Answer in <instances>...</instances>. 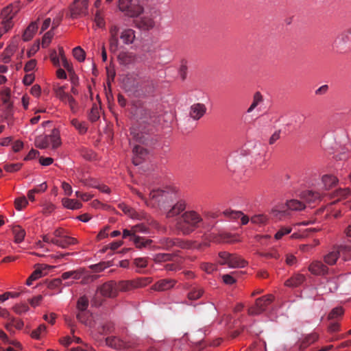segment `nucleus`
Returning a JSON list of instances; mask_svg holds the SVG:
<instances>
[{
	"instance_id": "obj_1",
	"label": "nucleus",
	"mask_w": 351,
	"mask_h": 351,
	"mask_svg": "<svg viewBox=\"0 0 351 351\" xmlns=\"http://www.w3.org/2000/svg\"><path fill=\"white\" fill-rule=\"evenodd\" d=\"M109 49L115 53L119 48V36L125 45H130L135 39V32L130 28L121 29L116 23H112L109 27Z\"/></svg>"
},
{
	"instance_id": "obj_2",
	"label": "nucleus",
	"mask_w": 351,
	"mask_h": 351,
	"mask_svg": "<svg viewBox=\"0 0 351 351\" xmlns=\"http://www.w3.org/2000/svg\"><path fill=\"white\" fill-rule=\"evenodd\" d=\"M202 217L194 210L184 212L176 220V228L183 235H189L199 227Z\"/></svg>"
},
{
	"instance_id": "obj_3",
	"label": "nucleus",
	"mask_w": 351,
	"mask_h": 351,
	"mask_svg": "<svg viewBox=\"0 0 351 351\" xmlns=\"http://www.w3.org/2000/svg\"><path fill=\"white\" fill-rule=\"evenodd\" d=\"M304 208V204L298 199H290L285 204L276 206L272 210L271 215L278 220H285L290 217L292 211L301 210Z\"/></svg>"
},
{
	"instance_id": "obj_4",
	"label": "nucleus",
	"mask_w": 351,
	"mask_h": 351,
	"mask_svg": "<svg viewBox=\"0 0 351 351\" xmlns=\"http://www.w3.org/2000/svg\"><path fill=\"white\" fill-rule=\"evenodd\" d=\"M134 119L138 125H151L156 121V115L145 104L138 101L136 102L131 110Z\"/></svg>"
},
{
	"instance_id": "obj_5",
	"label": "nucleus",
	"mask_w": 351,
	"mask_h": 351,
	"mask_svg": "<svg viewBox=\"0 0 351 351\" xmlns=\"http://www.w3.org/2000/svg\"><path fill=\"white\" fill-rule=\"evenodd\" d=\"M340 256L344 261L351 259V245L335 246L332 252L324 256V261L328 265H333Z\"/></svg>"
},
{
	"instance_id": "obj_6",
	"label": "nucleus",
	"mask_w": 351,
	"mask_h": 351,
	"mask_svg": "<svg viewBox=\"0 0 351 351\" xmlns=\"http://www.w3.org/2000/svg\"><path fill=\"white\" fill-rule=\"evenodd\" d=\"M51 143L53 149H56L61 144L60 134L56 129H53L49 135L37 136L35 139V145L40 149H45Z\"/></svg>"
},
{
	"instance_id": "obj_7",
	"label": "nucleus",
	"mask_w": 351,
	"mask_h": 351,
	"mask_svg": "<svg viewBox=\"0 0 351 351\" xmlns=\"http://www.w3.org/2000/svg\"><path fill=\"white\" fill-rule=\"evenodd\" d=\"M222 323L224 324L225 332L232 338L236 337L240 333V322L231 314L225 313L221 319V324Z\"/></svg>"
},
{
	"instance_id": "obj_8",
	"label": "nucleus",
	"mask_w": 351,
	"mask_h": 351,
	"mask_svg": "<svg viewBox=\"0 0 351 351\" xmlns=\"http://www.w3.org/2000/svg\"><path fill=\"white\" fill-rule=\"evenodd\" d=\"M196 242L184 241L178 238L171 239L164 237L160 239L159 244L163 250H169L173 247H178L182 249H189L194 247Z\"/></svg>"
},
{
	"instance_id": "obj_9",
	"label": "nucleus",
	"mask_w": 351,
	"mask_h": 351,
	"mask_svg": "<svg viewBox=\"0 0 351 351\" xmlns=\"http://www.w3.org/2000/svg\"><path fill=\"white\" fill-rule=\"evenodd\" d=\"M274 296L268 294L257 298L254 306L248 308L250 315H258L265 311L267 307L272 303Z\"/></svg>"
},
{
	"instance_id": "obj_10",
	"label": "nucleus",
	"mask_w": 351,
	"mask_h": 351,
	"mask_svg": "<svg viewBox=\"0 0 351 351\" xmlns=\"http://www.w3.org/2000/svg\"><path fill=\"white\" fill-rule=\"evenodd\" d=\"M221 265H226L230 268L244 267L247 262L235 254L221 252Z\"/></svg>"
},
{
	"instance_id": "obj_11",
	"label": "nucleus",
	"mask_w": 351,
	"mask_h": 351,
	"mask_svg": "<svg viewBox=\"0 0 351 351\" xmlns=\"http://www.w3.org/2000/svg\"><path fill=\"white\" fill-rule=\"evenodd\" d=\"M151 197H171L180 196V190L173 185H166L158 188H154L150 191Z\"/></svg>"
},
{
	"instance_id": "obj_12",
	"label": "nucleus",
	"mask_w": 351,
	"mask_h": 351,
	"mask_svg": "<svg viewBox=\"0 0 351 351\" xmlns=\"http://www.w3.org/2000/svg\"><path fill=\"white\" fill-rule=\"evenodd\" d=\"M119 8L130 17H136L143 11V7L134 4L132 0H119Z\"/></svg>"
},
{
	"instance_id": "obj_13",
	"label": "nucleus",
	"mask_w": 351,
	"mask_h": 351,
	"mask_svg": "<svg viewBox=\"0 0 351 351\" xmlns=\"http://www.w3.org/2000/svg\"><path fill=\"white\" fill-rule=\"evenodd\" d=\"M18 11V6L12 4L4 8L1 11V16L3 19L2 25H3V28H5V32H8L12 27V19Z\"/></svg>"
},
{
	"instance_id": "obj_14",
	"label": "nucleus",
	"mask_w": 351,
	"mask_h": 351,
	"mask_svg": "<svg viewBox=\"0 0 351 351\" xmlns=\"http://www.w3.org/2000/svg\"><path fill=\"white\" fill-rule=\"evenodd\" d=\"M251 158V164L255 169L262 170L267 167L265 152L261 147H255V152Z\"/></svg>"
},
{
	"instance_id": "obj_15",
	"label": "nucleus",
	"mask_w": 351,
	"mask_h": 351,
	"mask_svg": "<svg viewBox=\"0 0 351 351\" xmlns=\"http://www.w3.org/2000/svg\"><path fill=\"white\" fill-rule=\"evenodd\" d=\"M97 291L104 297H116L117 292V283L114 281L107 282L97 288Z\"/></svg>"
},
{
	"instance_id": "obj_16",
	"label": "nucleus",
	"mask_w": 351,
	"mask_h": 351,
	"mask_svg": "<svg viewBox=\"0 0 351 351\" xmlns=\"http://www.w3.org/2000/svg\"><path fill=\"white\" fill-rule=\"evenodd\" d=\"M144 129H140L138 127L133 126L130 130L132 141L141 144H147L149 139L148 134L143 131Z\"/></svg>"
},
{
	"instance_id": "obj_17",
	"label": "nucleus",
	"mask_w": 351,
	"mask_h": 351,
	"mask_svg": "<svg viewBox=\"0 0 351 351\" xmlns=\"http://www.w3.org/2000/svg\"><path fill=\"white\" fill-rule=\"evenodd\" d=\"M96 341H97L99 344L105 343V345L108 346V347L116 350H120L125 348V343L115 336L106 337L104 341L99 339L98 337L96 339Z\"/></svg>"
},
{
	"instance_id": "obj_18",
	"label": "nucleus",
	"mask_w": 351,
	"mask_h": 351,
	"mask_svg": "<svg viewBox=\"0 0 351 351\" xmlns=\"http://www.w3.org/2000/svg\"><path fill=\"white\" fill-rule=\"evenodd\" d=\"M88 8V0H75L74 5L71 8V16L72 18H77L79 15L84 14Z\"/></svg>"
},
{
	"instance_id": "obj_19",
	"label": "nucleus",
	"mask_w": 351,
	"mask_h": 351,
	"mask_svg": "<svg viewBox=\"0 0 351 351\" xmlns=\"http://www.w3.org/2000/svg\"><path fill=\"white\" fill-rule=\"evenodd\" d=\"M132 152V162L134 165H140L148 154L147 150L139 145H134Z\"/></svg>"
},
{
	"instance_id": "obj_20",
	"label": "nucleus",
	"mask_w": 351,
	"mask_h": 351,
	"mask_svg": "<svg viewBox=\"0 0 351 351\" xmlns=\"http://www.w3.org/2000/svg\"><path fill=\"white\" fill-rule=\"evenodd\" d=\"M136 90L141 92L143 95L150 94L154 92L155 84L152 80L148 79L138 83L136 86Z\"/></svg>"
},
{
	"instance_id": "obj_21",
	"label": "nucleus",
	"mask_w": 351,
	"mask_h": 351,
	"mask_svg": "<svg viewBox=\"0 0 351 351\" xmlns=\"http://www.w3.org/2000/svg\"><path fill=\"white\" fill-rule=\"evenodd\" d=\"M176 281L172 279H162L156 282L152 287V289L157 291H163L172 288Z\"/></svg>"
},
{
	"instance_id": "obj_22",
	"label": "nucleus",
	"mask_w": 351,
	"mask_h": 351,
	"mask_svg": "<svg viewBox=\"0 0 351 351\" xmlns=\"http://www.w3.org/2000/svg\"><path fill=\"white\" fill-rule=\"evenodd\" d=\"M324 188L326 190H331L336 186L339 182V179L337 176L332 174H324L321 178Z\"/></svg>"
},
{
	"instance_id": "obj_23",
	"label": "nucleus",
	"mask_w": 351,
	"mask_h": 351,
	"mask_svg": "<svg viewBox=\"0 0 351 351\" xmlns=\"http://www.w3.org/2000/svg\"><path fill=\"white\" fill-rule=\"evenodd\" d=\"M51 241V243L62 248H66L69 245H75V243H77L76 239L68 237L66 235H64L60 239H56Z\"/></svg>"
},
{
	"instance_id": "obj_24",
	"label": "nucleus",
	"mask_w": 351,
	"mask_h": 351,
	"mask_svg": "<svg viewBox=\"0 0 351 351\" xmlns=\"http://www.w3.org/2000/svg\"><path fill=\"white\" fill-rule=\"evenodd\" d=\"M136 55L132 52H121L118 56L120 64L128 66L136 62Z\"/></svg>"
},
{
	"instance_id": "obj_25",
	"label": "nucleus",
	"mask_w": 351,
	"mask_h": 351,
	"mask_svg": "<svg viewBox=\"0 0 351 351\" xmlns=\"http://www.w3.org/2000/svg\"><path fill=\"white\" fill-rule=\"evenodd\" d=\"M308 270L314 275H324L328 267L320 261H314L308 267Z\"/></svg>"
},
{
	"instance_id": "obj_26",
	"label": "nucleus",
	"mask_w": 351,
	"mask_h": 351,
	"mask_svg": "<svg viewBox=\"0 0 351 351\" xmlns=\"http://www.w3.org/2000/svg\"><path fill=\"white\" fill-rule=\"evenodd\" d=\"M206 107L202 104H195L191 106L190 116L195 120L199 119L206 112Z\"/></svg>"
},
{
	"instance_id": "obj_27",
	"label": "nucleus",
	"mask_w": 351,
	"mask_h": 351,
	"mask_svg": "<svg viewBox=\"0 0 351 351\" xmlns=\"http://www.w3.org/2000/svg\"><path fill=\"white\" fill-rule=\"evenodd\" d=\"M186 208V204L184 201L180 200L176 204H175L171 209L167 212V216L168 217H174L178 214H180L181 212L184 211Z\"/></svg>"
},
{
	"instance_id": "obj_28",
	"label": "nucleus",
	"mask_w": 351,
	"mask_h": 351,
	"mask_svg": "<svg viewBox=\"0 0 351 351\" xmlns=\"http://www.w3.org/2000/svg\"><path fill=\"white\" fill-rule=\"evenodd\" d=\"M137 283L134 280H123L117 284V292L120 291H129L134 289L138 288Z\"/></svg>"
},
{
	"instance_id": "obj_29",
	"label": "nucleus",
	"mask_w": 351,
	"mask_h": 351,
	"mask_svg": "<svg viewBox=\"0 0 351 351\" xmlns=\"http://www.w3.org/2000/svg\"><path fill=\"white\" fill-rule=\"evenodd\" d=\"M305 276L300 274H297L288 279L285 282V285L287 287H298L302 285L305 280Z\"/></svg>"
},
{
	"instance_id": "obj_30",
	"label": "nucleus",
	"mask_w": 351,
	"mask_h": 351,
	"mask_svg": "<svg viewBox=\"0 0 351 351\" xmlns=\"http://www.w3.org/2000/svg\"><path fill=\"white\" fill-rule=\"evenodd\" d=\"M38 29V25L36 22H32L30 23V25L26 28L25 30L23 35V39L24 41H28L31 40L36 31Z\"/></svg>"
},
{
	"instance_id": "obj_31",
	"label": "nucleus",
	"mask_w": 351,
	"mask_h": 351,
	"mask_svg": "<svg viewBox=\"0 0 351 351\" xmlns=\"http://www.w3.org/2000/svg\"><path fill=\"white\" fill-rule=\"evenodd\" d=\"M62 205L69 209L76 210L82 206V203L78 199H62Z\"/></svg>"
},
{
	"instance_id": "obj_32",
	"label": "nucleus",
	"mask_w": 351,
	"mask_h": 351,
	"mask_svg": "<svg viewBox=\"0 0 351 351\" xmlns=\"http://www.w3.org/2000/svg\"><path fill=\"white\" fill-rule=\"evenodd\" d=\"M154 25V19L149 16H143L138 21V27L146 30L152 29Z\"/></svg>"
},
{
	"instance_id": "obj_33",
	"label": "nucleus",
	"mask_w": 351,
	"mask_h": 351,
	"mask_svg": "<svg viewBox=\"0 0 351 351\" xmlns=\"http://www.w3.org/2000/svg\"><path fill=\"white\" fill-rule=\"evenodd\" d=\"M12 232L14 235L15 242L21 243L25 236V231L19 226H12Z\"/></svg>"
},
{
	"instance_id": "obj_34",
	"label": "nucleus",
	"mask_w": 351,
	"mask_h": 351,
	"mask_svg": "<svg viewBox=\"0 0 351 351\" xmlns=\"http://www.w3.org/2000/svg\"><path fill=\"white\" fill-rule=\"evenodd\" d=\"M50 267L46 265H40L31 274V278L37 280L39 278L47 274V269H49Z\"/></svg>"
},
{
	"instance_id": "obj_35",
	"label": "nucleus",
	"mask_w": 351,
	"mask_h": 351,
	"mask_svg": "<svg viewBox=\"0 0 351 351\" xmlns=\"http://www.w3.org/2000/svg\"><path fill=\"white\" fill-rule=\"evenodd\" d=\"M84 274V270L80 269V270H75V271H69L64 272L61 275V278L63 280H66L69 278H73L75 280H78L80 278V277Z\"/></svg>"
},
{
	"instance_id": "obj_36",
	"label": "nucleus",
	"mask_w": 351,
	"mask_h": 351,
	"mask_svg": "<svg viewBox=\"0 0 351 351\" xmlns=\"http://www.w3.org/2000/svg\"><path fill=\"white\" fill-rule=\"evenodd\" d=\"M133 241L136 247L140 249L143 247H146L150 245V244L152 243V241L151 239H145L138 236L134 237V238L133 239Z\"/></svg>"
},
{
	"instance_id": "obj_37",
	"label": "nucleus",
	"mask_w": 351,
	"mask_h": 351,
	"mask_svg": "<svg viewBox=\"0 0 351 351\" xmlns=\"http://www.w3.org/2000/svg\"><path fill=\"white\" fill-rule=\"evenodd\" d=\"M65 86H58L54 89L56 96L62 102H66L70 95L65 92Z\"/></svg>"
},
{
	"instance_id": "obj_38",
	"label": "nucleus",
	"mask_w": 351,
	"mask_h": 351,
	"mask_svg": "<svg viewBox=\"0 0 351 351\" xmlns=\"http://www.w3.org/2000/svg\"><path fill=\"white\" fill-rule=\"evenodd\" d=\"M173 257V255L172 254L159 253L154 255L153 260L156 263H160L167 261H171Z\"/></svg>"
},
{
	"instance_id": "obj_39",
	"label": "nucleus",
	"mask_w": 351,
	"mask_h": 351,
	"mask_svg": "<svg viewBox=\"0 0 351 351\" xmlns=\"http://www.w3.org/2000/svg\"><path fill=\"white\" fill-rule=\"evenodd\" d=\"M204 293V290L201 287H195L188 293L189 300H193L199 298Z\"/></svg>"
},
{
	"instance_id": "obj_40",
	"label": "nucleus",
	"mask_w": 351,
	"mask_h": 351,
	"mask_svg": "<svg viewBox=\"0 0 351 351\" xmlns=\"http://www.w3.org/2000/svg\"><path fill=\"white\" fill-rule=\"evenodd\" d=\"M47 188V186L45 182H43L38 186H36L34 189L29 190L27 193V197H34L36 194H40L42 192H44Z\"/></svg>"
},
{
	"instance_id": "obj_41",
	"label": "nucleus",
	"mask_w": 351,
	"mask_h": 351,
	"mask_svg": "<svg viewBox=\"0 0 351 351\" xmlns=\"http://www.w3.org/2000/svg\"><path fill=\"white\" fill-rule=\"evenodd\" d=\"M318 339V335L315 333L310 334L306 336L302 341L301 346L306 348L311 343L316 341Z\"/></svg>"
},
{
	"instance_id": "obj_42",
	"label": "nucleus",
	"mask_w": 351,
	"mask_h": 351,
	"mask_svg": "<svg viewBox=\"0 0 351 351\" xmlns=\"http://www.w3.org/2000/svg\"><path fill=\"white\" fill-rule=\"evenodd\" d=\"M262 95L259 92H256L253 97V101L247 110V112L250 113L262 101Z\"/></svg>"
},
{
	"instance_id": "obj_43",
	"label": "nucleus",
	"mask_w": 351,
	"mask_h": 351,
	"mask_svg": "<svg viewBox=\"0 0 351 351\" xmlns=\"http://www.w3.org/2000/svg\"><path fill=\"white\" fill-rule=\"evenodd\" d=\"M235 275V272L222 275L221 278L223 283L228 285H232L234 284L237 282V278Z\"/></svg>"
},
{
	"instance_id": "obj_44",
	"label": "nucleus",
	"mask_w": 351,
	"mask_h": 351,
	"mask_svg": "<svg viewBox=\"0 0 351 351\" xmlns=\"http://www.w3.org/2000/svg\"><path fill=\"white\" fill-rule=\"evenodd\" d=\"M88 306V300L86 296L80 297L77 302V308L79 312L86 311Z\"/></svg>"
},
{
	"instance_id": "obj_45",
	"label": "nucleus",
	"mask_w": 351,
	"mask_h": 351,
	"mask_svg": "<svg viewBox=\"0 0 351 351\" xmlns=\"http://www.w3.org/2000/svg\"><path fill=\"white\" fill-rule=\"evenodd\" d=\"M73 55L79 62L85 60V51L80 47H76L73 49Z\"/></svg>"
},
{
	"instance_id": "obj_46",
	"label": "nucleus",
	"mask_w": 351,
	"mask_h": 351,
	"mask_svg": "<svg viewBox=\"0 0 351 351\" xmlns=\"http://www.w3.org/2000/svg\"><path fill=\"white\" fill-rule=\"evenodd\" d=\"M71 124L73 125L81 134H84L87 131V127L84 122H80L77 119H73L71 120Z\"/></svg>"
},
{
	"instance_id": "obj_47",
	"label": "nucleus",
	"mask_w": 351,
	"mask_h": 351,
	"mask_svg": "<svg viewBox=\"0 0 351 351\" xmlns=\"http://www.w3.org/2000/svg\"><path fill=\"white\" fill-rule=\"evenodd\" d=\"M99 110L97 105H93L88 115L89 120L95 122L99 119Z\"/></svg>"
},
{
	"instance_id": "obj_48",
	"label": "nucleus",
	"mask_w": 351,
	"mask_h": 351,
	"mask_svg": "<svg viewBox=\"0 0 351 351\" xmlns=\"http://www.w3.org/2000/svg\"><path fill=\"white\" fill-rule=\"evenodd\" d=\"M113 328H114V326L111 323H106V324H104L101 327V328L99 330V335L95 338V339H97L98 337H99V335H106L108 332H110L111 331H112Z\"/></svg>"
},
{
	"instance_id": "obj_49",
	"label": "nucleus",
	"mask_w": 351,
	"mask_h": 351,
	"mask_svg": "<svg viewBox=\"0 0 351 351\" xmlns=\"http://www.w3.org/2000/svg\"><path fill=\"white\" fill-rule=\"evenodd\" d=\"M64 104H67L73 113H75L78 110V104L76 100L70 95Z\"/></svg>"
},
{
	"instance_id": "obj_50",
	"label": "nucleus",
	"mask_w": 351,
	"mask_h": 351,
	"mask_svg": "<svg viewBox=\"0 0 351 351\" xmlns=\"http://www.w3.org/2000/svg\"><path fill=\"white\" fill-rule=\"evenodd\" d=\"M343 314V309L341 307H336L333 308L331 312L328 314V319H336L341 317Z\"/></svg>"
},
{
	"instance_id": "obj_51",
	"label": "nucleus",
	"mask_w": 351,
	"mask_h": 351,
	"mask_svg": "<svg viewBox=\"0 0 351 351\" xmlns=\"http://www.w3.org/2000/svg\"><path fill=\"white\" fill-rule=\"evenodd\" d=\"M53 36V32L52 29L49 30L47 33H45L43 36V40H42V47L45 48L47 47L49 43H51V40Z\"/></svg>"
},
{
	"instance_id": "obj_52",
	"label": "nucleus",
	"mask_w": 351,
	"mask_h": 351,
	"mask_svg": "<svg viewBox=\"0 0 351 351\" xmlns=\"http://www.w3.org/2000/svg\"><path fill=\"white\" fill-rule=\"evenodd\" d=\"M134 265L138 269H144L147 266V258H136L133 260Z\"/></svg>"
},
{
	"instance_id": "obj_53",
	"label": "nucleus",
	"mask_w": 351,
	"mask_h": 351,
	"mask_svg": "<svg viewBox=\"0 0 351 351\" xmlns=\"http://www.w3.org/2000/svg\"><path fill=\"white\" fill-rule=\"evenodd\" d=\"M223 213L226 217H227L231 219H239L243 215V213L241 211H237V210H226Z\"/></svg>"
},
{
	"instance_id": "obj_54",
	"label": "nucleus",
	"mask_w": 351,
	"mask_h": 351,
	"mask_svg": "<svg viewBox=\"0 0 351 351\" xmlns=\"http://www.w3.org/2000/svg\"><path fill=\"white\" fill-rule=\"evenodd\" d=\"M292 230L291 227H282L275 234L274 237L276 240L280 239L285 235L289 234Z\"/></svg>"
},
{
	"instance_id": "obj_55",
	"label": "nucleus",
	"mask_w": 351,
	"mask_h": 351,
	"mask_svg": "<svg viewBox=\"0 0 351 351\" xmlns=\"http://www.w3.org/2000/svg\"><path fill=\"white\" fill-rule=\"evenodd\" d=\"M28 204L27 199H15L14 206L18 210L24 209Z\"/></svg>"
},
{
	"instance_id": "obj_56",
	"label": "nucleus",
	"mask_w": 351,
	"mask_h": 351,
	"mask_svg": "<svg viewBox=\"0 0 351 351\" xmlns=\"http://www.w3.org/2000/svg\"><path fill=\"white\" fill-rule=\"evenodd\" d=\"M201 268L205 271L207 274H213L214 271H217V265L212 263H202Z\"/></svg>"
},
{
	"instance_id": "obj_57",
	"label": "nucleus",
	"mask_w": 351,
	"mask_h": 351,
	"mask_svg": "<svg viewBox=\"0 0 351 351\" xmlns=\"http://www.w3.org/2000/svg\"><path fill=\"white\" fill-rule=\"evenodd\" d=\"M45 330H46V326L45 324H40L37 328V329H36L32 332L31 336L32 338L38 339L40 338L41 333L45 332Z\"/></svg>"
},
{
	"instance_id": "obj_58",
	"label": "nucleus",
	"mask_w": 351,
	"mask_h": 351,
	"mask_svg": "<svg viewBox=\"0 0 351 351\" xmlns=\"http://www.w3.org/2000/svg\"><path fill=\"white\" fill-rule=\"evenodd\" d=\"M110 266V262H103L100 263L99 264L93 265L90 266V268L95 271V272H100L103 271L105 268L108 267Z\"/></svg>"
},
{
	"instance_id": "obj_59",
	"label": "nucleus",
	"mask_w": 351,
	"mask_h": 351,
	"mask_svg": "<svg viewBox=\"0 0 351 351\" xmlns=\"http://www.w3.org/2000/svg\"><path fill=\"white\" fill-rule=\"evenodd\" d=\"M88 313L86 311L79 312L77 315V319L79 322L86 325L88 324Z\"/></svg>"
},
{
	"instance_id": "obj_60",
	"label": "nucleus",
	"mask_w": 351,
	"mask_h": 351,
	"mask_svg": "<svg viewBox=\"0 0 351 351\" xmlns=\"http://www.w3.org/2000/svg\"><path fill=\"white\" fill-rule=\"evenodd\" d=\"M237 241V239L234 236L228 233H221V243H234Z\"/></svg>"
},
{
	"instance_id": "obj_61",
	"label": "nucleus",
	"mask_w": 351,
	"mask_h": 351,
	"mask_svg": "<svg viewBox=\"0 0 351 351\" xmlns=\"http://www.w3.org/2000/svg\"><path fill=\"white\" fill-rule=\"evenodd\" d=\"M43 210L45 214H50L55 209V206L50 202L45 201L43 204Z\"/></svg>"
},
{
	"instance_id": "obj_62",
	"label": "nucleus",
	"mask_w": 351,
	"mask_h": 351,
	"mask_svg": "<svg viewBox=\"0 0 351 351\" xmlns=\"http://www.w3.org/2000/svg\"><path fill=\"white\" fill-rule=\"evenodd\" d=\"M22 167V164L21 163H13L5 165L4 166V169L8 172H15L21 169Z\"/></svg>"
},
{
	"instance_id": "obj_63",
	"label": "nucleus",
	"mask_w": 351,
	"mask_h": 351,
	"mask_svg": "<svg viewBox=\"0 0 351 351\" xmlns=\"http://www.w3.org/2000/svg\"><path fill=\"white\" fill-rule=\"evenodd\" d=\"M14 311L19 315L27 312L29 310V307L25 304H18L13 307Z\"/></svg>"
},
{
	"instance_id": "obj_64",
	"label": "nucleus",
	"mask_w": 351,
	"mask_h": 351,
	"mask_svg": "<svg viewBox=\"0 0 351 351\" xmlns=\"http://www.w3.org/2000/svg\"><path fill=\"white\" fill-rule=\"evenodd\" d=\"M119 207L125 213L130 215L132 217H134V210L129 206L125 204H119Z\"/></svg>"
}]
</instances>
